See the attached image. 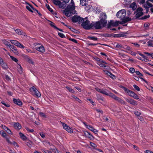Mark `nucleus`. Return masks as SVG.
Segmentation results:
<instances>
[{"label": "nucleus", "instance_id": "1", "mask_svg": "<svg viewBox=\"0 0 153 153\" xmlns=\"http://www.w3.org/2000/svg\"><path fill=\"white\" fill-rule=\"evenodd\" d=\"M75 9V6L74 1L71 0V2L68 6L67 8L64 10V13L66 16L69 17L72 15V11Z\"/></svg>", "mask_w": 153, "mask_h": 153}, {"label": "nucleus", "instance_id": "2", "mask_svg": "<svg viewBox=\"0 0 153 153\" xmlns=\"http://www.w3.org/2000/svg\"><path fill=\"white\" fill-rule=\"evenodd\" d=\"M126 11L124 9H122L118 11L117 13V16L118 18L123 19L122 22V24H124L128 21H130L131 19L129 18H125L126 15Z\"/></svg>", "mask_w": 153, "mask_h": 153}, {"label": "nucleus", "instance_id": "3", "mask_svg": "<svg viewBox=\"0 0 153 153\" xmlns=\"http://www.w3.org/2000/svg\"><path fill=\"white\" fill-rule=\"evenodd\" d=\"M149 1L153 3V0H139V2L140 4L143 5V7L146 9V13L148 11V9L153 7V5L149 2Z\"/></svg>", "mask_w": 153, "mask_h": 153}, {"label": "nucleus", "instance_id": "4", "mask_svg": "<svg viewBox=\"0 0 153 153\" xmlns=\"http://www.w3.org/2000/svg\"><path fill=\"white\" fill-rule=\"evenodd\" d=\"M87 17H86L84 19H83V22L82 24V26L86 30H89L92 28L93 26V23L92 22L90 23V21L87 20Z\"/></svg>", "mask_w": 153, "mask_h": 153}, {"label": "nucleus", "instance_id": "5", "mask_svg": "<svg viewBox=\"0 0 153 153\" xmlns=\"http://www.w3.org/2000/svg\"><path fill=\"white\" fill-rule=\"evenodd\" d=\"M30 91L33 95L35 96L38 97H40L41 95L40 93L35 87L33 86L30 89Z\"/></svg>", "mask_w": 153, "mask_h": 153}, {"label": "nucleus", "instance_id": "6", "mask_svg": "<svg viewBox=\"0 0 153 153\" xmlns=\"http://www.w3.org/2000/svg\"><path fill=\"white\" fill-rule=\"evenodd\" d=\"M101 17L102 18L101 19L100 22L101 23V25L103 27H104L106 26L107 23V21L105 20L106 18V14L105 13H103L102 14Z\"/></svg>", "mask_w": 153, "mask_h": 153}, {"label": "nucleus", "instance_id": "7", "mask_svg": "<svg viewBox=\"0 0 153 153\" xmlns=\"http://www.w3.org/2000/svg\"><path fill=\"white\" fill-rule=\"evenodd\" d=\"M10 41L11 43L14 45L19 48L21 49L24 48H25L24 46L16 40H10Z\"/></svg>", "mask_w": 153, "mask_h": 153}, {"label": "nucleus", "instance_id": "8", "mask_svg": "<svg viewBox=\"0 0 153 153\" xmlns=\"http://www.w3.org/2000/svg\"><path fill=\"white\" fill-rule=\"evenodd\" d=\"M63 128L67 132L70 133L73 132V130L70 127L68 126L66 124L61 122Z\"/></svg>", "mask_w": 153, "mask_h": 153}, {"label": "nucleus", "instance_id": "9", "mask_svg": "<svg viewBox=\"0 0 153 153\" xmlns=\"http://www.w3.org/2000/svg\"><path fill=\"white\" fill-rule=\"evenodd\" d=\"M63 128L67 132L70 133L73 132V130L70 127L68 126L66 124L61 122Z\"/></svg>", "mask_w": 153, "mask_h": 153}, {"label": "nucleus", "instance_id": "10", "mask_svg": "<svg viewBox=\"0 0 153 153\" xmlns=\"http://www.w3.org/2000/svg\"><path fill=\"white\" fill-rule=\"evenodd\" d=\"M63 128L67 132L70 133L73 132V130L70 127L68 126L66 124L61 122Z\"/></svg>", "mask_w": 153, "mask_h": 153}, {"label": "nucleus", "instance_id": "11", "mask_svg": "<svg viewBox=\"0 0 153 153\" xmlns=\"http://www.w3.org/2000/svg\"><path fill=\"white\" fill-rule=\"evenodd\" d=\"M72 20L74 22H79L80 23L83 20V18L80 17L79 16H76L73 17L72 18Z\"/></svg>", "mask_w": 153, "mask_h": 153}, {"label": "nucleus", "instance_id": "12", "mask_svg": "<svg viewBox=\"0 0 153 153\" xmlns=\"http://www.w3.org/2000/svg\"><path fill=\"white\" fill-rule=\"evenodd\" d=\"M143 9L141 7H139L137 9V13L136 14V18H139L143 15Z\"/></svg>", "mask_w": 153, "mask_h": 153}, {"label": "nucleus", "instance_id": "13", "mask_svg": "<svg viewBox=\"0 0 153 153\" xmlns=\"http://www.w3.org/2000/svg\"><path fill=\"white\" fill-rule=\"evenodd\" d=\"M83 124L84 125L86 126V128H88V129L93 132L95 134H97L98 131L95 129L93 128V127L90 125H88L86 124L84 122Z\"/></svg>", "mask_w": 153, "mask_h": 153}, {"label": "nucleus", "instance_id": "14", "mask_svg": "<svg viewBox=\"0 0 153 153\" xmlns=\"http://www.w3.org/2000/svg\"><path fill=\"white\" fill-rule=\"evenodd\" d=\"M93 23V26L92 28H95L96 29H100L101 28V24L100 22H92Z\"/></svg>", "mask_w": 153, "mask_h": 153}, {"label": "nucleus", "instance_id": "15", "mask_svg": "<svg viewBox=\"0 0 153 153\" xmlns=\"http://www.w3.org/2000/svg\"><path fill=\"white\" fill-rule=\"evenodd\" d=\"M123 89L130 96L132 97V96L133 95V94L134 93L132 91L128 89L125 87H123Z\"/></svg>", "mask_w": 153, "mask_h": 153}, {"label": "nucleus", "instance_id": "16", "mask_svg": "<svg viewBox=\"0 0 153 153\" xmlns=\"http://www.w3.org/2000/svg\"><path fill=\"white\" fill-rule=\"evenodd\" d=\"M84 136L86 137H88L90 140H93L94 137L93 136L88 132L85 131H84Z\"/></svg>", "mask_w": 153, "mask_h": 153}, {"label": "nucleus", "instance_id": "17", "mask_svg": "<svg viewBox=\"0 0 153 153\" xmlns=\"http://www.w3.org/2000/svg\"><path fill=\"white\" fill-rule=\"evenodd\" d=\"M118 24L119 22L117 21L114 22L112 20H111L108 24V27L111 26H117L118 25Z\"/></svg>", "mask_w": 153, "mask_h": 153}, {"label": "nucleus", "instance_id": "18", "mask_svg": "<svg viewBox=\"0 0 153 153\" xmlns=\"http://www.w3.org/2000/svg\"><path fill=\"white\" fill-rule=\"evenodd\" d=\"M13 126L14 128L17 130H19L20 129L22 128L21 125L19 123H14Z\"/></svg>", "mask_w": 153, "mask_h": 153}, {"label": "nucleus", "instance_id": "19", "mask_svg": "<svg viewBox=\"0 0 153 153\" xmlns=\"http://www.w3.org/2000/svg\"><path fill=\"white\" fill-rule=\"evenodd\" d=\"M126 100L127 102L133 105H136L137 104V102L132 99H126Z\"/></svg>", "mask_w": 153, "mask_h": 153}, {"label": "nucleus", "instance_id": "20", "mask_svg": "<svg viewBox=\"0 0 153 153\" xmlns=\"http://www.w3.org/2000/svg\"><path fill=\"white\" fill-rule=\"evenodd\" d=\"M36 49L37 51L42 53H43L45 51V48L43 45L36 47Z\"/></svg>", "mask_w": 153, "mask_h": 153}, {"label": "nucleus", "instance_id": "21", "mask_svg": "<svg viewBox=\"0 0 153 153\" xmlns=\"http://www.w3.org/2000/svg\"><path fill=\"white\" fill-rule=\"evenodd\" d=\"M13 101L14 103L16 104L19 106H21L22 105V102L19 99H13Z\"/></svg>", "mask_w": 153, "mask_h": 153}, {"label": "nucleus", "instance_id": "22", "mask_svg": "<svg viewBox=\"0 0 153 153\" xmlns=\"http://www.w3.org/2000/svg\"><path fill=\"white\" fill-rule=\"evenodd\" d=\"M18 65L17 67V70L19 74H22L23 73L22 69L20 64L17 63Z\"/></svg>", "mask_w": 153, "mask_h": 153}, {"label": "nucleus", "instance_id": "23", "mask_svg": "<svg viewBox=\"0 0 153 153\" xmlns=\"http://www.w3.org/2000/svg\"><path fill=\"white\" fill-rule=\"evenodd\" d=\"M131 8H132L133 10H135L137 8V5L135 2H133L130 6Z\"/></svg>", "mask_w": 153, "mask_h": 153}, {"label": "nucleus", "instance_id": "24", "mask_svg": "<svg viewBox=\"0 0 153 153\" xmlns=\"http://www.w3.org/2000/svg\"><path fill=\"white\" fill-rule=\"evenodd\" d=\"M19 135L21 138L23 140H25L27 139L26 136L21 132L19 133Z\"/></svg>", "mask_w": 153, "mask_h": 153}, {"label": "nucleus", "instance_id": "25", "mask_svg": "<svg viewBox=\"0 0 153 153\" xmlns=\"http://www.w3.org/2000/svg\"><path fill=\"white\" fill-rule=\"evenodd\" d=\"M105 73L107 74L108 75L110 76L111 78L113 79L115 78V76L113 74H112L111 72H109L107 71H105Z\"/></svg>", "mask_w": 153, "mask_h": 153}, {"label": "nucleus", "instance_id": "26", "mask_svg": "<svg viewBox=\"0 0 153 153\" xmlns=\"http://www.w3.org/2000/svg\"><path fill=\"white\" fill-rule=\"evenodd\" d=\"M66 4V3H65V2H60V3L59 4V8H62V9H64L65 7V4Z\"/></svg>", "mask_w": 153, "mask_h": 153}, {"label": "nucleus", "instance_id": "27", "mask_svg": "<svg viewBox=\"0 0 153 153\" xmlns=\"http://www.w3.org/2000/svg\"><path fill=\"white\" fill-rule=\"evenodd\" d=\"M80 4L83 6H86L87 4V1L86 0H80Z\"/></svg>", "mask_w": 153, "mask_h": 153}, {"label": "nucleus", "instance_id": "28", "mask_svg": "<svg viewBox=\"0 0 153 153\" xmlns=\"http://www.w3.org/2000/svg\"><path fill=\"white\" fill-rule=\"evenodd\" d=\"M112 98L114 99L115 100L117 101L121 102H122L123 101V100L120 98L117 97L115 95H114V97Z\"/></svg>", "mask_w": 153, "mask_h": 153}, {"label": "nucleus", "instance_id": "29", "mask_svg": "<svg viewBox=\"0 0 153 153\" xmlns=\"http://www.w3.org/2000/svg\"><path fill=\"white\" fill-rule=\"evenodd\" d=\"M0 134L4 138L6 137L7 134L3 130L0 131Z\"/></svg>", "mask_w": 153, "mask_h": 153}, {"label": "nucleus", "instance_id": "30", "mask_svg": "<svg viewBox=\"0 0 153 153\" xmlns=\"http://www.w3.org/2000/svg\"><path fill=\"white\" fill-rule=\"evenodd\" d=\"M139 54L143 58V59H142L143 61L145 62H147L148 59H147L146 57L145 56V55L141 53H140Z\"/></svg>", "mask_w": 153, "mask_h": 153}, {"label": "nucleus", "instance_id": "31", "mask_svg": "<svg viewBox=\"0 0 153 153\" xmlns=\"http://www.w3.org/2000/svg\"><path fill=\"white\" fill-rule=\"evenodd\" d=\"M97 97L98 100L100 102H101V101H104V98L100 96L99 95L97 94Z\"/></svg>", "mask_w": 153, "mask_h": 153}, {"label": "nucleus", "instance_id": "32", "mask_svg": "<svg viewBox=\"0 0 153 153\" xmlns=\"http://www.w3.org/2000/svg\"><path fill=\"white\" fill-rule=\"evenodd\" d=\"M148 46L150 47H153V40H150L147 42Z\"/></svg>", "mask_w": 153, "mask_h": 153}, {"label": "nucleus", "instance_id": "33", "mask_svg": "<svg viewBox=\"0 0 153 153\" xmlns=\"http://www.w3.org/2000/svg\"><path fill=\"white\" fill-rule=\"evenodd\" d=\"M53 1L54 4L57 5H58L59 6L61 2L57 0H53Z\"/></svg>", "mask_w": 153, "mask_h": 153}, {"label": "nucleus", "instance_id": "34", "mask_svg": "<svg viewBox=\"0 0 153 153\" xmlns=\"http://www.w3.org/2000/svg\"><path fill=\"white\" fill-rule=\"evenodd\" d=\"M101 93L103 94H104L105 95H108V91L104 89H102Z\"/></svg>", "mask_w": 153, "mask_h": 153}, {"label": "nucleus", "instance_id": "35", "mask_svg": "<svg viewBox=\"0 0 153 153\" xmlns=\"http://www.w3.org/2000/svg\"><path fill=\"white\" fill-rule=\"evenodd\" d=\"M49 25L52 27L56 29H58L55 25V24L52 22L49 21Z\"/></svg>", "mask_w": 153, "mask_h": 153}, {"label": "nucleus", "instance_id": "36", "mask_svg": "<svg viewBox=\"0 0 153 153\" xmlns=\"http://www.w3.org/2000/svg\"><path fill=\"white\" fill-rule=\"evenodd\" d=\"M88 38L90 39H91L94 41L97 40L98 39V38L95 36H89Z\"/></svg>", "mask_w": 153, "mask_h": 153}, {"label": "nucleus", "instance_id": "37", "mask_svg": "<svg viewBox=\"0 0 153 153\" xmlns=\"http://www.w3.org/2000/svg\"><path fill=\"white\" fill-rule=\"evenodd\" d=\"M26 8L29 11L31 12H33V11L31 10V8L33 9V7L31 5H30L29 6H26Z\"/></svg>", "mask_w": 153, "mask_h": 153}, {"label": "nucleus", "instance_id": "38", "mask_svg": "<svg viewBox=\"0 0 153 153\" xmlns=\"http://www.w3.org/2000/svg\"><path fill=\"white\" fill-rule=\"evenodd\" d=\"M116 47L119 49L123 48V46L120 44H117L116 45Z\"/></svg>", "mask_w": 153, "mask_h": 153}, {"label": "nucleus", "instance_id": "39", "mask_svg": "<svg viewBox=\"0 0 153 153\" xmlns=\"http://www.w3.org/2000/svg\"><path fill=\"white\" fill-rule=\"evenodd\" d=\"M1 65L4 69H5L8 68V66H7V64L6 63H4V62H3L2 64H1Z\"/></svg>", "mask_w": 153, "mask_h": 153}, {"label": "nucleus", "instance_id": "40", "mask_svg": "<svg viewBox=\"0 0 153 153\" xmlns=\"http://www.w3.org/2000/svg\"><path fill=\"white\" fill-rule=\"evenodd\" d=\"M10 58H11V59L13 61H14L16 63H17L18 62V60L15 57H14L12 56H10Z\"/></svg>", "mask_w": 153, "mask_h": 153}, {"label": "nucleus", "instance_id": "41", "mask_svg": "<svg viewBox=\"0 0 153 153\" xmlns=\"http://www.w3.org/2000/svg\"><path fill=\"white\" fill-rule=\"evenodd\" d=\"M132 97L136 100H140L138 98V96L135 93L133 94V95L132 96Z\"/></svg>", "mask_w": 153, "mask_h": 153}, {"label": "nucleus", "instance_id": "42", "mask_svg": "<svg viewBox=\"0 0 153 153\" xmlns=\"http://www.w3.org/2000/svg\"><path fill=\"white\" fill-rule=\"evenodd\" d=\"M123 48L128 51H130L131 50V48L129 46L126 45L123 46Z\"/></svg>", "mask_w": 153, "mask_h": 153}, {"label": "nucleus", "instance_id": "43", "mask_svg": "<svg viewBox=\"0 0 153 153\" xmlns=\"http://www.w3.org/2000/svg\"><path fill=\"white\" fill-rule=\"evenodd\" d=\"M15 32L17 33L19 35H21L22 33V30L19 29H17L16 30H14Z\"/></svg>", "mask_w": 153, "mask_h": 153}, {"label": "nucleus", "instance_id": "44", "mask_svg": "<svg viewBox=\"0 0 153 153\" xmlns=\"http://www.w3.org/2000/svg\"><path fill=\"white\" fill-rule=\"evenodd\" d=\"M92 7V6L91 5H88L85 7V10L86 11H88L90 10Z\"/></svg>", "mask_w": 153, "mask_h": 153}, {"label": "nucleus", "instance_id": "45", "mask_svg": "<svg viewBox=\"0 0 153 153\" xmlns=\"http://www.w3.org/2000/svg\"><path fill=\"white\" fill-rule=\"evenodd\" d=\"M65 87L71 93H74V90L71 88L67 86Z\"/></svg>", "mask_w": 153, "mask_h": 153}, {"label": "nucleus", "instance_id": "46", "mask_svg": "<svg viewBox=\"0 0 153 153\" xmlns=\"http://www.w3.org/2000/svg\"><path fill=\"white\" fill-rule=\"evenodd\" d=\"M5 131L9 134L12 135L13 134L11 130L8 128H7Z\"/></svg>", "mask_w": 153, "mask_h": 153}, {"label": "nucleus", "instance_id": "47", "mask_svg": "<svg viewBox=\"0 0 153 153\" xmlns=\"http://www.w3.org/2000/svg\"><path fill=\"white\" fill-rule=\"evenodd\" d=\"M95 109L96 110V111L99 113H100L102 114L103 113V111L101 109L96 108Z\"/></svg>", "mask_w": 153, "mask_h": 153}, {"label": "nucleus", "instance_id": "48", "mask_svg": "<svg viewBox=\"0 0 153 153\" xmlns=\"http://www.w3.org/2000/svg\"><path fill=\"white\" fill-rule=\"evenodd\" d=\"M133 87L137 91H140V89L136 85H133Z\"/></svg>", "mask_w": 153, "mask_h": 153}, {"label": "nucleus", "instance_id": "49", "mask_svg": "<svg viewBox=\"0 0 153 153\" xmlns=\"http://www.w3.org/2000/svg\"><path fill=\"white\" fill-rule=\"evenodd\" d=\"M4 78L8 81L10 80V77L7 75H4Z\"/></svg>", "mask_w": 153, "mask_h": 153}, {"label": "nucleus", "instance_id": "50", "mask_svg": "<svg viewBox=\"0 0 153 153\" xmlns=\"http://www.w3.org/2000/svg\"><path fill=\"white\" fill-rule=\"evenodd\" d=\"M131 0H125V3L126 5H128L130 3Z\"/></svg>", "mask_w": 153, "mask_h": 153}, {"label": "nucleus", "instance_id": "51", "mask_svg": "<svg viewBox=\"0 0 153 153\" xmlns=\"http://www.w3.org/2000/svg\"><path fill=\"white\" fill-rule=\"evenodd\" d=\"M1 103L6 107H8L10 106V105L9 104L6 103L4 101H2L1 102Z\"/></svg>", "mask_w": 153, "mask_h": 153}, {"label": "nucleus", "instance_id": "52", "mask_svg": "<svg viewBox=\"0 0 153 153\" xmlns=\"http://www.w3.org/2000/svg\"><path fill=\"white\" fill-rule=\"evenodd\" d=\"M25 129L28 131L30 132H33L34 131V130L32 129H30L26 127L25 128Z\"/></svg>", "mask_w": 153, "mask_h": 153}, {"label": "nucleus", "instance_id": "53", "mask_svg": "<svg viewBox=\"0 0 153 153\" xmlns=\"http://www.w3.org/2000/svg\"><path fill=\"white\" fill-rule=\"evenodd\" d=\"M58 35L61 37L62 38H64L65 37V35L62 33H58Z\"/></svg>", "mask_w": 153, "mask_h": 153}, {"label": "nucleus", "instance_id": "54", "mask_svg": "<svg viewBox=\"0 0 153 153\" xmlns=\"http://www.w3.org/2000/svg\"><path fill=\"white\" fill-rule=\"evenodd\" d=\"M3 43L5 45L8 46L10 44V43L9 42L5 40L3 41Z\"/></svg>", "mask_w": 153, "mask_h": 153}, {"label": "nucleus", "instance_id": "55", "mask_svg": "<svg viewBox=\"0 0 153 153\" xmlns=\"http://www.w3.org/2000/svg\"><path fill=\"white\" fill-rule=\"evenodd\" d=\"M150 17V16L149 15H147L143 17H142L140 19H145L147 18H149Z\"/></svg>", "mask_w": 153, "mask_h": 153}, {"label": "nucleus", "instance_id": "56", "mask_svg": "<svg viewBox=\"0 0 153 153\" xmlns=\"http://www.w3.org/2000/svg\"><path fill=\"white\" fill-rule=\"evenodd\" d=\"M39 114L41 117H46V116H45V114L42 113V112H39Z\"/></svg>", "mask_w": 153, "mask_h": 153}, {"label": "nucleus", "instance_id": "57", "mask_svg": "<svg viewBox=\"0 0 153 153\" xmlns=\"http://www.w3.org/2000/svg\"><path fill=\"white\" fill-rule=\"evenodd\" d=\"M107 95L113 98L114 97L115 95L113 93L109 92L108 93V95Z\"/></svg>", "mask_w": 153, "mask_h": 153}, {"label": "nucleus", "instance_id": "58", "mask_svg": "<svg viewBox=\"0 0 153 153\" xmlns=\"http://www.w3.org/2000/svg\"><path fill=\"white\" fill-rule=\"evenodd\" d=\"M129 71L131 73H134L135 72V69L133 68H131L129 69Z\"/></svg>", "mask_w": 153, "mask_h": 153}, {"label": "nucleus", "instance_id": "59", "mask_svg": "<svg viewBox=\"0 0 153 153\" xmlns=\"http://www.w3.org/2000/svg\"><path fill=\"white\" fill-rule=\"evenodd\" d=\"M28 62L29 63H31L33 65L34 64V62L32 60V59H29L28 60Z\"/></svg>", "mask_w": 153, "mask_h": 153}, {"label": "nucleus", "instance_id": "60", "mask_svg": "<svg viewBox=\"0 0 153 153\" xmlns=\"http://www.w3.org/2000/svg\"><path fill=\"white\" fill-rule=\"evenodd\" d=\"M12 144L14 146H16V147H19V145H18L17 143L15 141H13V142H12Z\"/></svg>", "mask_w": 153, "mask_h": 153}, {"label": "nucleus", "instance_id": "61", "mask_svg": "<svg viewBox=\"0 0 153 153\" xmlns=\"http://www.w3.org/2000/svg\"><path fill=\"white\" fill-rule=\"evenodd\" d=\"M52 152H54L55 153H59L58 150L56 148L52 149Z\"/></svg>", "mask_w": 153, "mask_h": 153}, {"label": "nucleus", "instance_id": "62", "mask_svg": "<svg viewBox=\"0 0 153 153\" xmlns=\"http://www.w3.org/2000/svg\"><path fill=\"white\" fill-rule=\"evenodd\" d=\"M134 114L137 116H139L141 114V113L140 112H138L137 111H135L134 112Z\"/></svg>", "mask_w": 153, "mask_h": 153}, {"label": "nucleus", "instance_id": "63", "mask_svg": "<svg viewBox=\"0 0 153 153\" xmlns=\"http://www.w3.org/2000/svg\"><path fill=\"white\" fill-rule=\"evenodd\" d=\"M136 74H137V75H140L141 76H143V75L140 73V72L139 71H136L135 72Z\"/></svg>", "mask_w": 153, "mask_h": 153}, {"label": "nucleus", "instance_id": "64", "mask_svg": "<svg viewBox=\"0 0 153 153\" xmlns=\"http://www.w3.org/2000/svg\"><path fill=\"white\" fill-rule=\"evenodd\" d=\"M132 44H133L136 48H139L140 46V45L137 43H132Z\"/></svg>", "mask_w": 153, "mask_h": 153}]
</instances>
